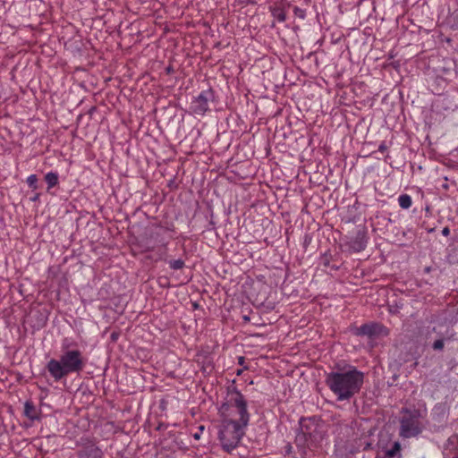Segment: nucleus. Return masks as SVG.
Masks as SVG:
<instances>
[{
    "label": "nucleus",
    "mask_w": 458,
    "mask_h": 458,
    "mask_svg": "<svg viewBox=\"0 0 458 458\" xmlns=\"http://www.w3.org/2000/svg\"><path fill=\"white\" fill-rule=\"evenodd\" d=\"M243 431H218V438L223 448L230 452L234 449L241 440Z\"/></svg>",
    "instance_id": "0eeeda50"
},
{
    "label": "nucleus",
    "mask_w": 458,
    "mask_h": 458,
    "mask_svg": "<svg viewBox=\"0 0 458 458\" xmlns=\"http://www.w3.org/2000/svg\"><path fill=\"white\" fill-rule=\"evenodd\" d=\"M441 233L444 236H448L450 234V229L447 226H445L442 229Z\"/></svg>",
    "instance_id": "5701e85b"
},
{
    "label": "nucleus",
    "mask_w": 458,
    "mask_h": 458,
    "mask_svg": "<svg viewBox=\"0 0 458 458\" xmlns=\"http://www.w3.org/2000/svg\"><path fill=\"white\" fill-rule=\"evenodd\" d=\"M225 420H228L233 425V429H243L249 425L250 413L247 406L240 407L233 411V414L230 417H224Z\"/></svg>",
    "instance_id": "423d86ee"
},
{
    "label": "nucleus",
    "mask_w": 458,
    "mask_h": 458,
    "mask_svg": "<svg viewBox=\"0 0 458 458\" xmlns=\"http://www.w3.org/2000/svg\"><path fill=\"white\" fill-rule=\"evenodd\" d=\"M215 100V92L208 89L202 90L191 102V110L197 115L203 116L209 110V103Z\"/></svg>",
    "instance_id": "20e7f679"
},
{
    "label": "nucleus",
    "mask_w": 458,
    "mask_h": 458,
    "mask_svg": "<svg viewBox=\"0 0 458 458\" xmlns=\"http://www.w3.org/2000/svg\"><path fill=\"white\" fill-rule=\"evenodd\" d=\"M433 414H442V416L444 417L445 416V408L442 404H437L435 405L434 409H433Z\"/></svg>",
    "instance_id": "f3484780"
},
{
    "label": "nucleus",
    "mask_w": 458,
    "mask_h": 458,
    "mask_svg": "<svg viewBox=\"0 0 458 458\" xmlns=\"http://www.w3.org/2000/svg\"><path fill=\"white\" fill-rule=\"evenodd\" d=\"M244 360H245L244 357H242V356L238 357V363L240 365H243Z\"/></svg>",
    "instance_id": "bb28decb"
},
{
    "label": "nucleus",
    "mask_w": 458,
    "mask_h": 458,
    "mask_svg": "<svg viewBox=\"0 0 458 458\" xmlns=\"http://www.w3.org/2000/svg\"><path fill=\"white\" fill-rule=\"evenodd\" d=\"M242 373V369H237L236 375L240 376Z\"/></svg>",
    "instance_id": "7c9ffc66"
},
{
    "label": "nucleus",
    "mask_w": 458,
    "mask_h": 458,
    "mask_svg": "<svg viewBox=\"0 0 458 458\" xmlns=\"http://www.w3.org/2000/svg\"><path fill=\"white\" fill-rule=\"evenodd\" d=\"M169 267L173 270H180L183 268L185 263L182 259H173L168 261Z\"/></svg>",
    "instance_id": "2eb2a0df"
},
{
    "label": "nucleus",
    "mask_w": 458,
    "mask_h": 458,
    "mask_svg": "<svg viewBox=\"0 0 458 458\" xmlns=\"http://www.w3.org/2000/svg\"><path fill=\"white\" fill-rule=\"evenodd\" d=\"M401 432H402V436L403 437H410L411 436L417 435V433H419L420 431H408V430H405V431H401Z\"/></svg>",
    "instance_id": "412c9836"
},
{
    "label": "nucleus",
    "mask_w": 458,
    "mask_h": 458,
    "mask_svg": "<svg viewBox=\"0 0 458 458\" xmlns=\"http://www.w3.org/2000/svg\"><path fill=\"white\" fill-rule=\"evenodd\" d=\"M21 328L23 329L24 333L27 332V327H26V315H24L22 317V320H21Z\"/></svg>",
    "instance_id": "4be33fe9"
},
{
    "label": "nucleus",
    "mask_w": 458,
    "mask_h": 458,
    "mask_svg": "<svg viewBox=\"0 0 458 458\" xmlns=\"http://www.w3.org/2000/svg\"><path fill=\"white\" fill-rule=\"evenodd\" d=\"M382 326L377 323H369L363 324L360 327L357 328L356 335H366L369 337L377 335L379 334Z\"/></svg>",
    "instance_id": "1a4fd4ad"
},
{
    "label": "nucleus",
    "mask_w": 458,
    "mask_h": 458,
    "mask_svg": "<svg viewBox=\"0 0 458 458\" xmlns=\"http://www.w3.org/2000/svg\"><path fill=\"white\" fill-rule=\"evenodd\" d=\"M382 451L386 458H394L395 456H401V444L398 441H394L391 444L390 447L382 446Z\"/></svg>",
    "instance_id": "9b49d317"
},
{
    "label": "nucleus",
    "mask_w": 458,
    "mask_h": 458,
    "mask_svg": "<svg viewBox=\"0 0 458 458\" xmlns=\"http://www.w3.org/2000/svg\"><path fill=\"white\" fill-rule=\"evenodd\" d=\"M421 414L420 411L413 409H403L400 418V429H420Z\"/></svg>",
    "instance_id": "39448f33"
},
{
    "label": "nucleus",
    "mask_w": 458,
    "mask_h": 458,
    "mask_svg": "<svg viewBox=\"0 0 458 458\" xmlns=\"http://www.w3.org/2000/svg\"><path fill=\"white\" fill-rule=\"evenodd\" d=\"M369 444H367V446L365 447V449H369Z\"/></svg>",
    "instance_id": "72a5a7b5"
},
{
    "label": "nucleus",
    "mask_w": 458,
    "mask_h": 458,
    "mask_svg": "<svg viewBox=\"0 0 458 458\" xmlns=\"http://www.w3.org/2000/svg\"><path fill=\"white\" fill-rule=\"evenodd\" d=\"M74 344L71 343L68 339H64L62 343V352L66 350H71L70 347L72 346Z\"/></svg>",
    "instance_id": "a211bd4d"
},
{
    "label": "nucleus",
    "mask_w": 458,
    "mask_h": 458,
    "mask_svg": "<svg viewBox=\"0 0 458 458\" xmlns=\"http://www.w3.org/2000/svg\"><path fill=\"white\" fill-rule=\"evenodd\" d=\"M444 346H445L444 338H439V339L436 340L432 344V348L435 351H442L444 349Z\"/></svg>",
    "instance_id": "dca6fc26"
},
{
    "label": "nucleus",
    "mask_w": 458,
    "mask_h": 458,
    "mask_svg": "<svg viewBox=\"0 0 458 458\" xmlns=\"http://www.w3.org/2000/svg\"><path fill=\"white\" fill-rule=\"evenodd\" d=\"M45 182L47 184V189H51L58 184V174L49 172L45 175Z\"/></svg>",
    "instance_id": "ddd939ff"
},
{
    "label": "nucleus",
    "mask_w": 458,
    "mask_h": 458,
    "mask_svg": "<svg viewBox=\"0 0 458 458\" xmlns=\"http://www.w3.org/2000/svg\"><path fill=\"white\" fill-rule=\"evenodd\" d=\"M202 432H203V431H200V432H198V431H197V432L193 435L194 438H195L196 440H199V439L200 438V435H201V433H202Z\"/></svg>",
    "instance_id": "a878e982"
},
{
    "label": "nucleus",
    "mask_w": 458,
    "mask_h": 458,
    "mask_svg": "<svg viewBox=\"0 0 458 458\" xmlns=\"http://www.w3.org/2000/svg\"><path fill=\"white\" fill-rule=\"evenodd\" d=\"M298 12H301V13H303V11H302V10H301L299 7H295V8H294V13H295L296 14H298Z\"/></svg>",
    "instance_id": "c756f323"
},
{
    "label": "nucleus",
    "mask_w": 458,
    "mask_h": 458,
    "mask_svg": "<svg viewBox=\"0 0 458 458\" xmlns=\"http://www.w3.org/2000/svg\"><path fill=\"white\" fill-rule=\"evenodd\" d=\"M445 449L454 454L452 458H458V434H454L448 437Z\"/></svg>",
    "instance_id": "f8f14e48"
},
{
    "label": "nucleus",
    "mask_w": 458,
    "mask_h": 458,
    "mask_svg": "<svg viewBox=\"0 0 458 458\" xmlns=\"http://www.w3.org/2000/svg\"><path fill=\"white\" fill-rule=\"evenodd\" d=\"M198 429H205V427L203 425H200L198 427Z\"/></svg>",
    "instance_id": "473e14b6"
},
{
    "label": "nucleus",
    "mask_w": 458,
    "mask_h": 458,
    "mask_svg": "<svg viewBox=\"0 0 458 458\" xmlns=\"http://www.w3.org/2000/svg\"><path fill=\"white\" fill-rule=\"evenodd\" d=\"M23 415L29 419V399L23 403Z\"/></svg>",
    "instance_id": "aec40b11"
},
{
    "label": "nucleus",
    "mask_w": 458,
    "mask_h": 458,
    "mask_svg": "<svg viewBox=\"0 0 458 458\" xmlns=\"http://www.w3.org/2000/svg\"><path fill=\"white\" fill-rule=\"evenodd\" d=\"M38 196H39L38 193L35 194L34 196L30 197V200L35 201L36 199H38Z\"/></svg>",
    "instance_id": "c85d7f7f"
},
{
    "label": "nucleus",
    "mask_w": 458,
    "mask_h": 458,
    "mask_svg": "<svg viewBox=\"0 0 458 458\" xmlns=\"http://www.w3.org/2000/svg\"><path fill=\"white\" fill-rule=\"evenodd\" d=\"M399 206L403 209H408L411 207L412 199L411 197L408 194H401L398 197Z\"/></svg>",
    "instance_id": "4468645a"
},
{
    "label": "nucleus",
    "mask_w": 458,
    "mask_h": 458,
    "mask_svg": "<svg viewBox=\"0 0 458 458\" xmlns=\"http://www.w3.org/2000/svg\"><path fill=\"white\" fill-rule=\"evenodd\" d=\"M21 425L22 427H25V428H27V427H28V424H27L26 420H24V421H23V423H22V424H21Z\"/></svg>",
    "instance_id": "2f4dec72"
},
{
    "label": "nucleus",
    "mask_w": 458,
    "mask_h": 458,
    "mask_svg": "<svg viewBox=\"0 0 458 458\" xmlns=\"http://www.w3.org/2000/svg\"><path fill=\"white\" fill-rule=\"evenodd\" d=\"M386 149V147L384 144L379 145L378 150L380 152H384Z\"/></svg>",
    "instance_id": "cd10ccee"
},
{
    "label": "nucleus",
    "mask_w": 458,
    "mask_h": 458,
    "mask_svg": "<svg viewBox=\"0 0 458 458\" xmlns=\"http://www.w3.org/2000/svg\"><path fill=\"white\" fill-rule=\"evenodd\" d=\"M34 408L32 407V405H30V428L31 427H34L35 425L32 424V422L34 421V420L36 419L33 415H32V411H33Z\"/></svg>",
    "instance_id": "b1692460"
},
{
    "label": "nucleus",
    "mask_w": 458,
    "mask_h": 458,
    "mask_svg": "<svg viewBox=\"0 0 458 458\" xmlns=\"http://www.w3.org/2000/svg\"><path fill=\"white\" fill-rule=\"evenodd\" d=\"M38 178L35 174H30V188L38 189Z\"/></svg>",
    "instance_id": "6ab92c4d"
},
{
    "label": "nucleus",
    "mask_w": 458,
    "mask_h": 458,
    "mask_svg": "<svg viewBox=\"0 0 458 458\" xmlns=\"http://www.w3.org/2000/svg\"><path fill=\"white\" fill-rule=\"evenodd\" d=\"M85 366V359L82 352L78 349L64 351L59 359H51L47 369L50 376L59 381L72 373H79Z\"/></svg>",
    "instance_id": "f03ea898"
},
{
    "label": "nucleus",
    "mask_w": 458,
    "mask_h": 458,
    "mask_svg": "<svg viewBox=\"0 0 458 458\" xmlns=\"http://www.w3.org/2000/svg\"><path fill=\"white\" fill-rule=\"evenodd\" d=\"M325 382L337 401H349L360 391L364 373L354 366L347 365L327 373Z\"/></svg>",
    "instance_id": "f257e3e1"
},
{
    "label": "nucleus",
    "mask_w": 458,
    "mask_h": 458,
    "mask_svg": "<svg viewBox=\"0 0 458 458\" xmlns=\"http://www.w3.org/2000/svg\"><path fill=\"white\" fill-rule=\"evenodd\" d=\"M285 14L284 13H280L278 15H277V20L279 21H285Z\"/></svg>",
    "instance_id": "393cba45"
},
{
    "label": "nucleus",
    "mask_w": 458,
    "mask_h": 458,
    "mask_svg": "<svg viewBox=\"0 0 458 458\" xmlns=\"http://www.w3.org/2000/svg\"><path fill=\"white\" fill-rule=\"evenodd\" d=\"M367 238L364 232L359 231L354 237V239L351 242V248L356 251L360 252L367 247Z\"/></svg>",
    "instance_id": "9d476101"
},
{
    "label": "nucleus",
    "mask_w": 458,
    "mask_h": 458,
    "mask_svg": "<svg viewBox=\"0 0 458 458\" xmlns=\"http://www.w3.org/2000/svg\"><path fill=\"white\" fill-rule=\"evenodd\" d=\"M247 406V401L244 395L235 386V380H233L226 386V396L225 402L219 407V412L223 417H230L234 409Z\"/></svg>",
    "instance_id": "7ed1b4c3"
},
{
    "label": "nucleus",
    "mask_w": 458,
    "mask_h": 458,
    "mask_svg": "<svg viewBox=\"0 0 458 458\" xmlns=\"http://www.w3.org/2000/svg\"><path fill=\"white\" fill-rule=\"evenodd\" d=\"M83 445L78 453V458H105L102 450L92 440H87Z\"/></svg>",
    "instance_id": "6e6552de"
}]
</instances>
